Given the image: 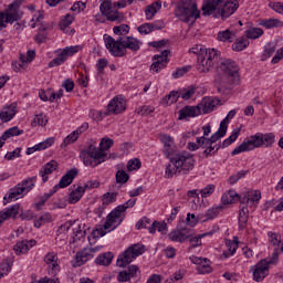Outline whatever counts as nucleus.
Segmentation results:
<instances>
[{
  "label": "nucleus",
  "instance_id": "obj_31",
  "mask_svg": "<svg viewBox=\"0 0 283 283\" xmlns=\"http://www.w3.org/2000/svg\"><path fill=\"white\" fill-rule=\"evenodd\" d=\"M32 247H36V240H23L15 243L13 247V250L15 252V255H21L23 253H28Z\"/></svg>",
  "mask_w": 283,
  "mask_h": 283
},
{
  "label": "nucleus",
  "instance_id": "obj_51",
  "mask_svg": "<svg viewBox=\"0 0 283 283\" xmlns=\"http://www.w3.org/2000/svg\"><path fill=\"white\" fill-rule=\"evenodd\" d=\"M117 198L118 192H106L102 197V202L104 206L108 207V205H113V202H116Z\"/></svg>",
  "mask_w": 283,
  "mask_h": 283
},
{
  "label": "nucleus",
  "instance_id": "obj_38",
  "mask_svg": "<svg viewBox=\"0 0 283 283\" xmlns=\"http://www.w3.org/2000/svg\"><path fill=\"white\" fill-rule=\"evenodd\" d=\"M160 8H163V2L160 1H156L149 4L145 10L147 21H151V19L156 17V13L158 12V10H160Z\"/></svg>",
  "mask_w": 283,
  "mask_h": 283
},
{
  "label": "nucleus",
  "instance_id": "obj_55",
  "mask_svg": "<svg viewBox=\"0 0 283 283\" xmlns=\"http://www.w3.org/2000/svg\"><path fill=\"white\" fill-rule=\"evenodd\" d=\"M32 127H36V125H40L41 127H45L48 125V117L41 113L35 115L34 120L32 122Z\"/></svg>",
  "mask_w": 283,
  "mask_h": 283
},
{
  "label": "nucleus",
  "instance_id": "obj_14",
  "mask_svg": "<svg viewBox=\"0 0 283 283\" xmlns=\"http://www.w3.org/2000/svg\"><path fill=\"white\" fill-rule=\"evenodd\" d=\"M220 8L221 7H219V9H217L214 13H212V17H214L216 19H219V17H221L224 20L229 19V17H231L232 14H235V10L240 8V3L238 2V0H224L223 7L221 9Z\"/></svg>",
  "mask_w": 283,
  "mask_h": 283
},
{
  "label": "nucleus",
  "instance_id": "obj_34",
  "mask_svg": "<svg viewBox=\"0 0 283 283\" xmlns=\"http://www.w3.org/2000/svg\"><path fill=\"white\" fill-rule=\"evenodd\" d=\"M21 134H23V130L19 129V127L17 126H13L7 129L0 137V149L1 147H3V145H6V140H8V138H12L14 136H21Z\"/></svg>",
  "mask_w": 283,
  "mask_h": 283
},
{
  "label": "nucleus",
  "instance_id": "obj_54",
  "mask_svg": "<svg viewBox=\"0 0 283 283\" xmlns=\"http://www.w3.org/2000/svg\"><path fill=\"white\" fill-rule=\"evenodd\" d=\"M35 56L36 52L34 50H29L27 54L20 53L19 61H23V63H32Z\"/></svg>",
  "mask_w": 283,
  "mask_h": 283
},
{
  "label": "nucleus",
  "instance_id": "obj_43",
  "mask_svg": "<svg viewBox=\"0 0 283 283\" xmlns=\"http://www.w3.org/2000/svg\"><path fill=\"white\" fill-rule=\"evenodd\" d=\"M249 48V39L247 36L239 38L233 44L232 50L234 52H242V50H247Z\"/></svg>",
  "mask_w": 283,
  "mask_h": 283
},
{
  "label": "nucleus",
  "instance_id": "obj_33",
  "mask_svg": "<svg viewBox=\"0 0 283 283\" xmlns=\"http://www.w3.org/2000/svg\"><path fill=\"white\" fill-rule=\"evenodd\" d=\"M56 167H59V163L56 160H51L46 165H44L39 171L42 181L48 182L50 174L56 171Z\"/></svg>",
  "mask_w": 283,
  "mask_h": 283
},
{
  "label": "nucleus",
  "instance_id": "obj_53",
  "mask_svg": "<svg viewBox=\"0 0 283 283\" xmlns=\"http://www.w3.org/2000/svg\"><path fill=\"white\" fill-rule=\"evenodd\" d=\"M165 174H166V178H174L176 174H182V172L180 171V168H177L176 164L170 163L167 165Z\"/></svg>",
  "mask_w": 283,
  "mask_h": 283
},
{
  "label": "nucleus",
  "instance_id": "obj_60",
  "mask_svg": "<svg viewBox=\"0 0 283 283\" xmlns=\"http://www.w3.org/2000/svg\"><path fill=\"white\" fill-rule=\"evenodd\" d=\"M193 94H196V87H193V86H190L188 88H185L182 92H179V96L184 101H189V98H191V96H193Z\"/></svg>",
  "mask_w": 283,
  "mask_h": 283
},
{
  "label": "nucleus",
  "instance_id": "obj_28",
  "mask_svg": "<svg viewBox=\"0 0 283 283\" xmlns=\"http://www.w3.org/2000/svg\"><path fill=\"white\" fill-rule=\"evenodd\" d=\"M19 211H21V205L19 203H15L10 208H4L2 211H0V224L6 222V220H10V218L15 220L17 216H19Z\"/></svg>",
  "mask_w": 283,
  "mask_h": 283
},
{
  "label": "nucleus",
  "instance_id": "obj_61",
  "mask_svg": "<svg viewBox=\"0 0 283 283\" xmlns=\"http://www.w3.org/2000/svg\"><path fill=\"white\" fill-rule=\"evenodd\" d=\"M227 247L229 252H223L224 258H229V255H233L238 251V241H229Z\"/></svg>",
  "mask_w": 283,
  "mask_h": 283
},
{
  "label": "nucleus",
  "instance_id": "obj_25",
  "mask_svg": "<svg viewBox=\"0 0 283 283\" xmlns=\"http://www.w3.org/2000/svg\"><path fill=\"white\" fill-rule=\"evenodd\" d=\"M269 269L270 266L266 261H259L252 269L254 282H263L266 275H269Z\"/></svg>",
  "mask_w": 283,
  "mask_h": 283
},
{
  "label": "nucleus",
  "instance_id": "obj_2",
  "mask_svg": "<svg viewBox=\"0 0 283 283\" xmlns=\"http://www.w3.org/2000/svg\"><path fill=\"white\" fill-rule=\"evenodd\" d=\"M104 43L112 56L118 59L127 56V50H130V52H138L143 45V42L134 36H118L116 40L112 38V35H107L104 38Z\"/></svg>",
  "mask_w": 283,
  "mask_h": 283
},
{
  "label": "nucleus",
  "instance_id": "obj_29",
  "mask_svg": "<svg viewBox=\"0 0 283 283\" xmlns=\"http://www.w3.org/2000/svg\"><path fill=\"white\" fill-rule=\"evenodd\" d=\"M202 112L200 111L199 104L196 106H186L179 111V120H185V118H196L200 116Z\"/></svg>",
  "mask_w": 283,
  "mask_h": 283
},
{
  "label": "nucleus",
  "instance_id": "obj_12",
  "mask_svg": "<svg viewBox=\"0 0 283 283\" xmlns=\"http://www.w3.org/2000/svg\"><path fill=\"white\" fill-rule=\"evenodd\" d=\"M259 147H262V139L260 138V133H256L243 140L242 144L235 147L231 154L232 156H238V154H243V151H253V149H258Z\"/></svg>",
  "mask_w": 283,
  "mask_h": 283
},
{
  "label": "nucleus",
  "instance_id": "obj_13",
  "mask_svg": "<svg viewBox=\"0 0 283 283\" xmlns=\"http://www.w3.org/2000/svg\"><path fill=\"white\" fill-rule=\"evenodd\" d=\"M80 46H66L63 50L55 51L57 56L49 62V67H59V65H63L65 61H67L69 56H74L76 52H78Z\"/></svg>",
  "mask_w": 283,
  "mask_h": 283
},
{
  "label": "nucleus",
  "instance_id": "obj_62",
  "mask_svg": "<svg viewBox=\"0 0 283 283\" xmlns=\"http://www.w3.org/2000/svg\"><path fill=\"white\" fill-rule=\"evenodd\" d=\"M275 54V46L273 44H268L262 54V61H266V59H271Z\"/></svg>",
  "mask_w": 283,
  "mask_h": 283
},
{
  "label": "nucleus",
  "instance_id": "obj_30",
  "mask_svg": "<svg viewBox=\"0 0 283 283\" xmlns=\"http://www.w3.org/2000/svg\"><path fill=\"white\" fill-rule=\"evenodd\" d=\"M198 105L200 112H203V114H211L216 105H220V99L214 97H205Z\"/></svg>",
  "mask_w": 283,
  "mask_h": 283
},
{
  "label": "nucleus",
  "instance_id": "obj_22",
  "mask_svg": "<svg viewBox=\"0 0 283 283\" xmlns=\"http://www.w3.org/2000/svg\"><path fill=\"white\" fill-rule=\"evenodd\" d=\"M222 3H224V0H205L201 7L203 17L216 14V12L222 8Z\"/></svg>",
  "mask_w": 283,
  "mask_h": 283
},
{
  "label": "nucleus",
  "instance_id": "obj_1",
  "mask_svg": "<svg viewBox=\"0 0 283 283\" xmlns=\"http://www.w3.org/2000/svg\"><path fill=\"white\" fill-rule=\"evenodd\" d=\"M114 147V139L109 137L102 138L99 147L96 146V142L91 140L87 143L86 148L80 151V158L85 167H98L102 163H105L107 158V149Z\"/></svg>",
  "mask_w": 283,
  "mask_h": 283
},
{
  "label": "nucleus",
  "instance_id": "obj_42",
  "mask_svg": "<svg viewBox=\"0 0 283 283\" xmlns=\"http://www.w3.org/2000/svg\"><path fill=\"white\" fill-rule=\"evenodd\" d=\"M260 25L266 30H272V28H283V22L280 19H264L261 20Z\"/></svg>",
  "mask_w": 283,
  "mask_h": 283
},
{
  "label": "nucleus",
  "instance_id": "obj_23",
  "mask_svg": "<svg viewBox=\"0 0 283 283\" xmlns=\"http://www.w3.org/2000/svg\"><path fill=\"white\" fill-rule=\"evenodd\" d=\"M224 128L221 126V128L218 129L214 134L211 135L210 138H207L205 136L197 137V143L199 144V147L202 149H206V147H209V145H213L214 143H218L220 138H224Z\"/></svg>",
  "mask_w": 283,
  "mask_h": 283
},
{
  "label": "nucleus",
  "instance_id": "obj_49",
  "mask_svg": "<svg viewBox=\"0 0 283 283\" xmlns=\"http://www.w3.org/2000/svg\"><path fill=\"white\" fill-rule=\"evenodd\" d=\"M262 34H264V30H262V28H251L245 31V39H260Z\"/></svg>",
  "mask_w": 283,
  "mask_h": 283
},
{
  "label": "nucleus",
  "instance_id": "obj_47",
  "mask_svg": "<svg viewBox=\"0 0 283 283\" xmlns=\"http://www.w3.org/2000/svg\"><path fill=\"white\" fill-rule=\"evenodd\" d=\"M235 38V33H233L231 30L227 29L226 31H220L218 33V40L223 41L228 43H233V39Z\"/></svg>",
  "mask_w": 283,
  "mask_h": 283
},
{
  "label": "nucleus",
  "instance_id": "obj_63",
  "mask_svg": "<svg viewBox=\"0 0 283 283\" xmlns=\"http://www.w3.org/2000/svg\"><path fill=\"white\" fill-rule=\"evenodd\" d=\"M277 260H280V248H275L272 256L269 259H262V261H266L268 266L270 264H277Z\"/></svg>",
  "mask_w": 283,
  "mask_h": 283
},
{
  "label": "nucleus",
  "instance_id": "obj_32",
  "mask_svg": "<svg viewBox=\"0 0 283 283\" xmlns=\"http://www.w3.org/2000/svg\"><path fill=\"white\" fill-rule=\"evenodd\" d=\"M14 116H17V105L15 104L4 106L0 111V120H2V123H10V120H12Z\"/></svg>",
  "mask_w": 283,
  "mask_h": 283
},
{
  "label": "nucleus",
  "instance_id": "obj_44",
  "mask_svg": "<svg viewBox=\"0 0 283 283\" xmlns=\"http://www.w3.org/2000/svg\"><path fill=\"white\" fill-rule=\"evenodd\" d=\"M149 233H156L158 231L163 235L167 234V224L165 222H153L151 227L148 228Z\"/></svg>",
  "mask_w": 283,
  "mask_h": 283
},
{
  "label": "nucleus",
  "instance_id": "obj_20",
  "mask_svg": "<svg viewBox=\"0 0 283 283\" xmlns=\"http://www.w3.org/2000/svg\"><path fill=\"white\" fill-rule=\"evenodd\" d=\"M44 262L48 264V273L51 277H56L59 271H61V266L59 265V256L54 252H49L44 256Z\"/></svg>",
  "mask_w": 283,
  "mask_h": 283
},
{
  "label": "nucleus",
  "instance_id": "obj_4",
  "mask_svg": "<svg viewBox=\"0 0 283 283\" xmlns=\"http://www.w3.org/2000/svg\"><path fill=\"white\" fill-rule=\"evenodd\" d=\"M175 17L184 23H189L191 19H200V11L193 0H180L176 6Z\"/></svg>",
  "mask_w": 283,
  "mask_h": 283
},
{
  "label": "nucleus",
  "instance_id": "obj_15",
  "mask_svg": "<svg viewBox=\"0 0 283 283\" xmlns=\"http://www.w3.org/2000/svg\"><path fill=\"white\" fill-rule=\"evenodd\" d=\"M153 61L150 72H153V74H158V72L165 70L167 63H169V50H164L159 54L154 55Z\"/></svg>",
  "mask_w": 283,
  "mask_h": 283
},
{
  "label": "nucleus",
  "instance_id": "obj_24",
  "mask_svg": "<svg viewBox=\"0 0 283 283\" xmlns=\"http://www.w3.org/2000/svg\"><path fill=\"white\" fill-rule=\"evenodd\" d=\"M76 176H78V168H72L67 170V172L60 179L59 185L53 187V189H55V193L59 191V189H65V187H70L71 182H74V178H76Z\"/></svg>",
  "mask_w": 283,
  "mask_h": 283
},
{
  "label": "nucleus",
  "instance_id": "obj_8",
  "mask_svg": "<svg viewBox=\"0 0 283 283\" xmlns=\"http://www.w3.org/2000/svg\"><path fill=\"white\" fill-rule=\"evenodd\" d=\"M145 253V247L142 243H135L128 247L122 254L117 258V266L119 269H125L128 264H132L136 258Z\"/></svg>",
  "mask_w": 283,
  "mask_h": 283
},
{
  "label": "nucleus",
  "instance_id": "obj_16",
  "mask_svg": "<svg viewBox=\"0 0 283 283\" xmlns=\"http://www.w3.org/2000/svg\"><path fill=\"white\" fill-rule=\"evenodd\" d=\"M103 247H95V248H84L82 251H78L75 255V263L73 266H83L90 260H93L94 253L101 251Z\"/></svg>",
  "mask_w": 283,
  "mask_h": 283
},
{
  "label": "nucleus",
  "instance_id": "obj_45",
  "mask_svg": "<svg viewBox=\"0 0 283 283\" xmlns=\"http://www.w3.org/2000/svg\"><path fill=\"white\" fill-rule=\"evenodd\" d=\"M238 195L235 190H229L228 192L223 193L221 197L222 205H233L237 202Z\"/></svg>",
  "mask_w": 283,
  "mask_h": 283
},
{
  "label": "nucleus",
  "instance_id": "obj_46",
  "mask_svg": "<svg viewBox=\"0 0 283 283\" xmlns=\"http://www.w3.org/2000/svg\"><path fill=\"white\" fill-rule=\"evenodd\" d=\"M260 138H261V147H271L273 143H275V134L269 133V134H262L260 133Z\"/></svg>",
  "mask_w": 283,
  "mask_h": 283
},
{
  "label": "nucleus",
  "instance_id": "obj_6",
  "mask_svg": "<svg viewBox=\"0 0 283 283\" xmlns=\"http://www.w3.org/2000/svg\"><path fill=\"white\" fill-rule=\"evenodd\" d=\"M168 160H170L172 165H176L177 169H179L184 175L190 172L196 165L193 155L187 151L175 153L170 158H168Z\"/></svg>",
  "mask_w": 283,
  "mask_h": 283
},
{
  "label": "nucleus",
  "instance_id": "obj_7",
  "mask_svg": "<svg viewBox=\"0 0 283 283\" xmlns=\"http://www.w3.org/2000/svg\"><path fill=\"white\" fill-rule=\"evenodd\" d=\"M220 59V52L216 49H207L203 54L199 55L197 57V70L201 74H205L207 72L211 71V67H213L216 61Z\"/></svg>",
  "mask_w": 283,
  "mask_h": 283
},
{
  "label": "nucleus",
  "instance_id": "obj_50",
  "mask_svg": "<svg viewBox=\"0 0 283 283\" xmlns=\"http://www.w3.org/2000/svg\"><path fill=\"white\" fill-rule=\"evenodd\" d=\"M235 109H232L228 113L227 117L220 123L219 129L223 128V136H227V129H229V119L235 116Z\"/></svg>",
  "mask_w": 283,
  "mask_h": 283
},
{
  "label": "nucleus",
  "instance_id": "obj_10",
  "mask_svg": "<svg viewBox=\"0 0 283 283\" xmlns=\"http://www.w3.org/2000/svg\"><path fill=\"white\" fill-rule=\"evenodd\" d=\"M218 70L223 72L222 76L229 78L231 83H240L239 67L235 61L222 59L218 65Z\"/></svg>",
  "mask_w": 283,
  "mask_h": 283
},
{
  "label": "nucleus",
  "instance_id": "obj_41",
  "mask_svg": "<svg viewBox=\"0 0 283 283\" xmlns=\"http://www.w3.org/2000/svg\"><path fill=\"white\" fill-rule=\"evenodd\" d=\"M83 193H85V188L78 186L75 190L70 193L69 205H76L83 198Z\"/></svg>",
  "mask_w": 283,
  "mask_h": 283
},
{
  "label": "nucleus",
  "instance_id": "obj_40",
  "mask_svg": "<svg viewBox=\"0 0 283 283\" xmlns=\"http://www.w3.org/2000/svg\"><path fill=\"white\" fill-rule=\"evenodd\" d=\"M221 207L210 208L205 214L199 216V222H207L208 220H213L218 218Z\"/></svg>",
  "mask_w": 283,
  "mask_h": 283
},
{
  "label": "nucleus",
  "instance_id": "obj_58",
  "mask_svg": "<svg viewBox=\"0 0 283 283\" xmlns=\"http://www.w3.org/2000/svg\"><path fill=\"white\" fill-rule=\"evenodd\" d=\"M78 133L74 130L69 136H66L61 145V147H67V145H72V143H76L78 140Z\"/></svg>",
  "mask_w": 283,
  "mask_h": 283
},
{
  "label": "nucleus",
  "instance_id": "obj_48",
  "mask_svg": "<svg viewBox=\"0 0 283 283\" xmlns=\"http://www.w3.org/2000/svg\"><path fill=\"white\" fill-rule=\"evenodd\" d=\"M56 193V189H52L49 192L44 193L43 196L38 197V202L35 203V208L39 211L48 200H50V197Z\"/></svg>",
  "mask_w": 283,
  "mask_h": 283
},
{
  "label": "nucleus",
  "instance_id": "obj_57",
  "mask_svg": "<svg viewBox=\"0 0 283 283\" xmlns=\"http://www.w3.org/2000/svg\"><path fill=\"white\" fill-rule=\"evenodd\" d=\"M115 178L118 185H125L129 180V175L125 170H117Z\"/></svg>",
  "mask_w": 283,
  "mask_h": 283
},
{
  "label": "nucleus",
  "instance_id": "obj_5",
  "mask_svg": "<svg viewBox=\"0 0 283 283\" xmlns=\"http://www.w3.org/2000/svg\"><path fill=\"white\" fill-rule=\"evenodd\" d=\"M23 4V0H14L11 4H9L6 12L0 11V30L6 28V23H15V21H21L23 19V11H21V6Z\"/></svg>",
  "mask_w": 283,
  "mask_h": 283
},
{
  "label": "nucleus",
  "instance_id": "obj_18",
  "mask_svg": "<svg viewBox=\"0 0 283 283\" xmlns=\"http://www.w3.org/2000/svg\"><path fill=\"white\" fill-rule=\"evenodd\" d=\"M169 240L172 242H185L188 238H191V228L187 227L186 223L184 226H179L177 230H172L168 233Z\"/></svg>",
  "mask_w": 283,
  "mask_h": 283
},
{
  "label": "nucleus",
  "instance_id": "obj_11",
  "mask_svg": "<svg viewBox=\"0 0 283 283\" xmlns=\"http://www.w3.org/2000/svg\"><path fill=\"white\" fill-rule=\"evenodd\" d=\"M99 12L112 23H123L125 14L118 10H112V0H104L99 6Z\"/></svg>",
  "mask_w": 283,
  "mask_h": 283
},
{
  "label": "nucleus",
  "instance_id": "obj_59",
  "mask_svg": "<svg viewBox=\"0 0 283 283\" xmlns=\"http://www.w3.org/2000/svg\"><path fill=\"white\" fill-rule=\"evenodd\" d=\"M269 242L273 244V247H280L282 243V235L280 233L275 232H268Z\"/></svg>",
  "mask_w": 283,
  "mask_h": 283
},
{
  "label": "nucleus",
  "instance_id": "obj_27",
  "mask_svg": "<svg viewBox=\"0 0 283 283\" xmlns=\"http://www.w3.org/2000/svg\"><path fill=\"white\" fill-rule=\"evenodd\" d=\"M233 85H238V83L231 82V80L228 77L221 76L220 78H216V87L218 94H229L231 90H233Z\"/></svg>",
  "mask_w": 283,
  "mask_h": 283
},
{
  "label": "nucleus",
  "instance_id": "obj_37",
  "mask_svg": "<svg viewBox=\"0 0 283 283\" xmlns=\"http://www.w3.org/2000/svg\"><path fill=\"white\" fill-rule=\"evenodd\" d=\"M112 260H114V253L104 252L98 254V256L95 259V264L98 266H109V264H112Z\"/></svg>",
  "mask_w": 283,
  "mask_h": 283
},
{
  "label": "nucleus",
  "instance_id": "obj_52",
  "mask_svg": "<svg viewBox=\"0 0 283 283\" xmlns=\"http://www.w3.org/2000/svg\"><path fill=\"white\" fill-rule=\"evenodd\" d=\"M46 222H52V214L49 212H45L38 220H35L34 227L35 229H41V227H43V224H45Z\"/></svg>",
  "mask_w": 283,
  "mask_h": 283
},
{
  "label": "nucleus",
  "instance_id": "obj_26",
  "mask_svg": "<svg viewBox=\"0 0 283 283\" xmlns=\"http://www.w3.org/2000/svg\"><path fill=\"white\" fill-rule=\"evenodd\" d=\"M160 140L164 145V154L166 158H170L176 154V144H174V137L171 135H160Z\"/></svg>",
  "mask_w": 283,
  "mask_h": 283
},
{
  "label": "nucleus",
  "instance_id": "obj_17",
  "mask_svg": "<svg viewBox=\"0 0 283 283\" xmlns=\"http://www.w3.org/2000/svg\"><path fill=\"white\" fill-rule=\"evenodd\" d=\"M73 227V243L78 242L85 238V231L81 229V223L76 221H66L64 224L60 226L59 231L61 233H67L70 228Z\"/></svg>",
  "mask_w": 283,
  "mask_h": 283
},
{
  "label": "nucleus",
  "instance_id": "obj_64",
  "mask_svg": "<svg viewBox=\"0 0 283 283\" xmlns=\"http://www.w3.org/2000/svg\"><path fill=\"white\" fill-rule=\"evenodd\" d=\"M247 174H249V170H241V171L237 172L235 175H232L231 177H229V184L235 185V182H238V180H241V178H244V176H247Z\"/></svg>",
  "mask_w": 283,
  "mask_h": 283
},
{
  "label": "nucleus",
  "instance_id": "obj_9",
  "mask_svg": "<svg viewBox=\"0 0 283 283\" xmlns=\"http://www.w3.org/2000/svg\"><path fill=\"white\" fill-rule=\"evenodd\" d=\"M35 181L36 177H32L23 180L21 184H18L15 188H11L9 192L3 197V205L12 202V200H19V196H21V193H28V191L34 187Z\"/></svg>",
  "mask_w": 283,
  "mask_h": 283
},
{
  "label": "nucleus",
  "instance_id": "obj_19",
  "mask_svg": "<svg viewBox=\"0 0 283 283\" xmlns=\"http://www.w3.org/2000/svg\"><path fill=\"white\" fill-rule=\"evenodd\" d=\"M127 109V102L120 95L115 96L107 105V112L109 116L112 114L118 115L123 114Z\"/></svg>",
  "mask_w": 283,
  "mask_h": 283
},
{
  "label": "nucleus",
  "instance_id": "obj_35",
  "mask_svg": "<svg viewBox=\"0 0 283 283\" xmlns=\"http://www.w3.org/2000/svg\"><path fill=\"white\" fill-rule=\"evenodd\" d=\"M247 222H249V207L240 206L239 208V229L244 231L247 229Z\"/></svg>",
  "mask_w": 283,
  "mask_h": 283
},
{
  "label": "nucleus",
  "instance_id": "obj_39",
  "mask_svg": "<svg viewBox=\"0 0 283 283\" xmlns=\"http://www.w3.org/2000/svg\"><path fill=\"white\" fill-rule=\"evenodd\" d=\"M179 97H180V92L171 91L168 95L163 97L160 104L164 107H169V105H174V103H177Z\"/></svg>",
  "mask_w": 283,
  "mask_h": 283
},
{
  "label": "nucleus",
  "instance_id": "obj_3",
  "mask_svg": "<svg viewBox=\"0 0 283 283\" xmlns=\"http://www.w3.org/2000/svg\"><path fill=\"white\" fill-rule=\"evenodd\" d=\"M136 206V199H129L124 205L117 206L106 218V221L102 228H97L92 232L93 238H103L107 235V231H114L120 222H123V213L127 209H132Z\"/></svg>",
  "mask_w": 283,
  "mask_h": 283
},
{
  "label": "nucleus",
  "instance_id": "obj_21",
  "mask_svg": "<svg viewBox=\"0 0 283 283\" xmlns=\"http://www.w3.org/2000/svg\"><path fill=\"white\" fill-rule=\"evenodd\" d=\"M190 262H192V264H197L196 270L200 275H205L213 271V269L211 268V261L207 258L202 259L199 256H190Z\"/></svg>",
  "mask_w": 283,
  "mask_h": 283
},
{
  "label": "nucleus",
  "instance_id": "obj_56",
  "mask_svg": "<svg viewBox=\"0 0 283 283\" xmlns=\"http://www.w3.org/2000/svg\"><path fill=\"white\" fill-rule=\"evenodd\" d=\"M129 30L130 28L128 24H120L118 27L113 28L114 34H117L118 36H125L129 34Z\"/></svg>",
  "mask_w": 283,
  "mask_h": 283
},
{
  "label": "nucleus",
  "instance_id": "obj_36",
  "mask_svg": "<svg viewBox=\"0 0 283 283\" xmlns=\"http://www.w3.org/2000/svg\"><path fill=\"white\" fill-rule=\"evenodd\" d=\"M218 231H220V228L218 226H213L212 231L190 238V247L192 249L200 247L202 244L201 238H205L206 235H213L214 233H218Z\"/></svg>",
  "mask_w": 283,
  "mask_h": 283
}]
</instances>
